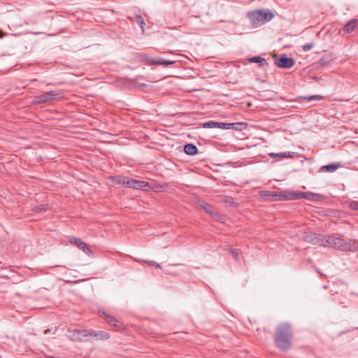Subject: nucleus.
I'll return each instance as SVG.
<instances>
[{
    "instance_id": "nucleus-26",
    "label": "nucleus",
    "mask_w": 358,
    "mask_h": 358,
    "mask_svg": "<svg viewBox=\"0 0 358 358\" xmlns=\"http://www.w3.org/2000/svg\"><path fill=\"white\" fill-rule=\"evenodd\" d=\"M47 209H48L47 205L42 204V205H40V206H35L34 211L36 213H41V212L46 211Z\"/></svg>"
},
{
    "instance_id": "nucleus-14",
    "label": "nucleus",
    "mask_w": 358,
    "mask_h": 358,
    "mask_svg": "<svg viewBox=\"0 0 358 358\" xmlns=\"http://www.w3.org/2000/svg\"><path fill=\"white\" fill-rule=\"evenodd\" d=\"M358 27V20L352 19L350 20L343 27V31L346 34H350Z\"/></svg>"
},
{
    "instance_id": "nucleus-22",
    "label": "nucleus",
    "mask_w": 358,
    "mask_h": 358,
    "mask_svg": "<svg viewBox=\"0 0 358 358\" xmlns=\"http://www.w3.org/2000/svg\"><path fill=\"white\" fill-rule=\"evenodd\" d=\"M202 127L203 128H215L218 127V122H213V121H209L204 122L202 124Z\"/></svg>"
},
{
    "instance_id": "nucleus-24",
    "label": "nucleus",
    "mask_w": 358,
    "mask_h": 358,
    "mask_svg": "<svg viewBox=\"0 0 358 358\" xmlns=\"http://www.w3.org/2000/svg\"><path fill=\"white\" fill-rule=\"evenodd\" d=\"M248 61L250 62H254V63H262V62H266L264 58L261 57L259 56L250 57V59H248Z\"/></svg>"
},
{
    "instance_id": "nucleus-37",
    "label": "nucleus",
    "mask_w": 358,
    "mask_h": 358,
    "mask_svg": "<svg viewBox=\"0 0 358 358\" xmlns=\"http://www.w3.org/2000/svg\"><path fill=\"white\" fill-rule=\"evenodd\" d=\"M6 35V33H4V32L0 31V38H2Z\"/></svg>"
},
{
    "instance_id": "nucleus-15",
    "label": "nucleus",
    "mask_w": 358,
    "mask_h": 358,
    "mask_svg": "<svg viewBox=\"0 0 358 358\" xmlns=\"http://www.w3.org/2000/svg\"><path fill=\"white\" fill-rule=\"evenodd\" d=\"M184 152L188 155H194L198 152V148L195 145L188 143L184 146Z\"/></svg>"
},
{
    "instance_id": "nucleus-28",
    "label": "nucleus",
    "mask_w": 358,
    "mask_h": 358,
    "mask_svg": "<svg viewBox=\"0 0 358 358\" xmlns=\"http://www.w3.org/2000/svg\"><path fill=\"white\" fill-rule=\"evenodd\" d=\"M295 153L294 152H279L278 153V157H280V158H284V157H293L294 156Z\"/></svg>"
},
{
    "instance_id": "nucleus-36",
    "label": "nucleus",
    "mask_w": 358,
    "mask_h": 358,
    "mask_svg": "<svg viewBox=\"0 0 358 358\" xmlns=\"http://www.w3.org/2000/svg\"><path fill=\"white\" fill-rule=\"evenodd\" d=\"M269 156L271 157V158H274L275 157H278V153H270L269 154Z\"/></svg>"
},
{
    "instance_id": "nucleus-2",
    "label": "nucleus",
    "mask_w": 358,
    "mask_h": 358,
    "mask_svg": "<svg viewBox=\"0 0 358 358\" xmlns=\"http://www.w3.org/2000/svg\"><path fill=\"white\" fill-rule=\"evenodd\" d=\"M329 240L331 241V248L342 251H358V240L350 239L349 241H345L342 238L335 236H333Z\"/></svg>"
},
{
    "instance_id": "nucleus-31",
    "label": "nucleus",
    "mask_w": 358,
    "mask_h": 358,
    "mask_svg": "<svg viewBox=\"0 0 358 358\" xmlns=\"http://www.w3.org/2000/svg\"><path fill=\"white\" fill-rule=\"evenodd\" d=\"M218 128L223 129H230V123L218 122Z\"/></svg>"
},
{
    "instance_id": "nucleus-3",
    "label": "nucleus",
    "mask_w": 358,
    "mask_h": 358,
    "mask_svg": "<svg viewBox=\"0 0 358 358\" xmlns=\"http://www.w3.org/2000/svg\"><path fill=\"white\" fill-rule=\"evenodd\" d=\"M332 238L333 236H323L312 232H306L303 234V239L306 241L323 247L331 248V241L329 239Z\"/></svg>"
},
{
    "instance_id": "nucleus-4",
    "label": "nucleus",
    "mask_w": 358,
    "mask_h": 358,
    "mask_svg": "<svg viewBox=\"0 0 358 358\" xmlns=\"http://www.w3.org/2000/svg\"><path fill=\"white\" fill-rule=\"evenodd\" d=\"M60 93L58 91H50L45 92L40 96H37L34 97L32 100L31 103L33 104H41L47 103L57 99V96H59Z\"/></svg>"
},
{
    "instance_id": "nucleus-17",
    "label": "nucleus",
    "mask_w": 358,
    "mask_h": 358,
    "mask_svg": "<svg viewBox=\"0 0 358 358\" xmlns=\"http://www.w3.org/2000/svg\"><path fill=\"white\" fill-rule=\"evenodd\" d=\"M317 196L316 194H314V193H312V192H299V199H308V200H314L315 199V197Z\"/></svg>"
},
{
    "instance_id": "nucleus-12",
    "label": "nucleus",
    "mask_w": 358,
    "mask_h": 358,
    "mask_svg": "<svg viewBox=\"0 0 358 358\" xmlns=\"http://www.w3.org/2000/svg\"><path fill=\"white\" fill-rule=\"evenodd\" d=\"M101 315H103L106 322L117 328L122 327V323L113 316L107 315L104 311H99Z\"/></svg>"
},
{
    "instance_id": "nucleus-35",
    "label": "nucleus",
    "mask_w": 358,
    "mask_h": 358,
    "mask_svg": "<svg viewBox=\"0 0 358 358\" xmlns=\"http://www.w3.org/2000/svg\"><path fill=\"white\" fill-rule=\"evenodd\" d=\"M307 99L308 100H320L322 99V96L316 95V96H310V97H308Z\"/></svg>"
},
{
    "instance_id": "nucleus-25",
    "label": "nucleus",
    "mask_w": 358,
    "mask_h": 358,
    "mask_svg": "<svg viewBox=\"0 0 358 358\" xmlns=\"http://www.w3.org/2000/svg\"><path fill=\"white\" fill-rule=\"evenodd\" d=\"M136 22L138 23V24L140 25L142 31H144V27L145 25V22H144L143 17L141 15L136 16Z\"/></svg>"
},
{
    "instance_id": "nucleus-8",
    "label": "nucleus",
    "mask_w": 358,
    "mask_h": 358,
    "mask_svg": "<svg viewBox=\"0 0 358 358\" xmlns=\"http://www.w3.org/2000/svg\"><path fill=\"white\" fill-rule=\"evenodd\" d=\"M275 64L279 68L289 69L294 65L295 62L292 58L282 55L278 59L275 60Z\"/></svg>"
},
{
    "instance_id": "nucleus-9",
    "label": "nucleus",
    "mask_w": 358,
    "mask_h": 358,
    "mask_svg": "<svg viewBox=\"0 0 358 358\" xmlns=\"http://www.w3.org/2000/svg\"><path fill=\"white\" fill-rule=\"evenodd\" d=\"M248 17L255 27H259L264 24L262 10H254L248 13Z\"/></svg>"
},
{
    "instance_id": "nucleus-19",
    "label": "nucleus",
    "mask_w": 358,
    "mask_h": 358,
    "mask_svg": "<svg viewBox=\"0 0 358 358\" xmlns=\"http://www.w3.org/2000/svg\"><path fill=\"white\" fill-rule=\"evenodd\" d=\"M262 20H264V24L273 17V14L269 10H262Z\"/></svg>"
},
{
    "instance_id": "nucleus-23",
    "label": "nucleus",
    "mask_w": 358,
    "mask_h": 358,
    "mask_svg": "<svg viewBox=\"0 0 358 358\" xmlns=\"http://www.w3.org/2000/svg\"><path fill=\"white\" fill-rule=\"evenodd\" d=\"M128 178H120V177H117V176H113L111 178V180L116 184L123 185V182H125V180H128Z\"/></svg>"
},
{
    "instance_id": "nucleus-7",
    "label": "nucleus",
    "mask_w": 358,
    "mask_h": 358,
    "mask_svg": "<svg viewBox=\"0 0 358 358\" xmlns=\"http://www.w3.org/2000/svg\"><path fill=\"white\" fill-rule=\"evenodd\" d=\"M148 64L149 65H164L169 66L176 63L174 60H165L162 58H151L148 55L143 57Z\"/></svg>"
},
{
    "instance_id": "nucleus-13",
    "label": "nucleus",
    "mask_w": 358,
    "mask_h": 358,
    "mask_svg": "<svg viewBox=\"0 0 358 358\" xmlns=\"http://www.w3.org/2000/svg\"><path fill=\"white\" fill-rule=\"evenodd\" d=\"M280 196L282 201L298 200L299 199V192L287 190L282 193Z\"/></svg>"
},
{
    "instance_id": "nucleus-10",
    "label": "nucleus",
    "mask_w": 358,
    "mask_h": 358,
    "mask_svg": "<svg viewBox=\"0 0 358 358\" xmlns=\"http://www.w3.org/2000/svg\"><path fill=\"white\" fill-rule=\"evenodd\" d=\"M69 241L71 243L75 244L78 248L82 250L86 254H87V255L92 254V252L90 249L88 245L85 243H84L80 238H76V237H71V238H70Z\"/></svg>"
},
{
    "instance_id": "nucleus-34",
    "label": "nucleus",
    "mask_w": 358,
    "mask_h": 358,
    "mask_svg": "<svg viewBox=\"0 0 358 358\" xmlns=\"http://www.w3.org/2000/svg\"><path fill=\"white\" fill-rule=\"evenodd\" d=\"M124 105L125 104L124 103L118 101V102H117L115 106H116L117 108H120L121 110H129V108H127L124 107Z\"/></svg>"
},
{
    "instance_id": "nucleus-5",
    "label": "nucleus",
    "mask_w": 358,
    "mask_h": 358,
    "mask_svg": "<svg viewBox=\"0 0 358 358\" xmlns=\"http://www.w3.org/2000/svg\"><path fill=\"white\" fill-rule=\"evenodd\" d=\"M90 334L88 329L80 330V329H69L67 331V337L76 342H80L83 341V337L89 336Z\"/></svg>"
},
{
    "instance_id": "nucleus-20",
    "label": "nucleus",
    "mask_w": 358,
    "mask_h": 358,
    "mask_svg": "<svg viewBox=\"0 0 358 358\" xmlns=\"http://www.w3.org/2000/svg\"><path fill=\"white\" fill-rule=\"evenodd\" d=\"M339 167L338 164H331L326 166H322V170L326 171L327 172H333L336 171Z\"/></svg>"
},
{
    "instance_id": "nucleus-33",
    "label": "nucleus",
    "mask_w": 358,
    "mask_h": 358,
    "mask_svg": "<svg viewBox=\"0 0 358 358\" xmlns=\"http://www.w3.org/2000/svg\"><path fill=\"white\" fill-rule=\"evenodd\" d=\"M350 208L355 210H358V201H353L350 203Z\"/></svg>"
},
{
    "instance_id": "nucleus-21",
    "label": "nucleus",
    "mask_w": 358,
    "mask_h": 358,
    "mask_svg": "<svg viewBox=\"0 0 358 358\" xmlns=\"http://www.w3.org/2000/svg\"><path fill=\"white\" fill-rule=\"evenodd\" d=\"M201 208L205 210L206 213L210 215V216L214 213L213 208L207 203H203L201 205Z\"/></svg>"
},
{
    "instance_id": "nucleus-32",
    "label": "nucleus",
    "mask_w": 358,
    "mask_h": 358,
    "mask_svg": "<svg viewBox=\"0 0 358 358\" xmlns=\"http://www.w3.org/2000/svg\"><path fill=\"white\" fill-rule=\"evenodd\" d=\"M144 262L148 264L149 266H155L156 268H161L160 265L154 261L146 260V261H144Z\"/></svg>"
},
{
    "instance_id": "nucleus-39",
    "label": "nucleus",
    "mask_w": 358,
    "mask_h": 358,
    "mask_svg": "<svg viewBox=\"0 0 358 358\" xmlns=\"http://www.w3.org/2000/svg\"><path fill=\"white\" fill-rule=\"evenodd\" d=\"M48 358H59V357H48Z\"/></svg>"
},
{
    "instance_id": "nucleus-27",
    "label": "nucleus",
    "mask_w": 358,
    "mask_h": 358,
    "mask_svg": "<svg viewBox=\"0 0 358 358\" xmlns=\"http://www.w3.org/2000/svg\"><path fill=\"white\" fill-rule=\"evenodd\" d=\"M211 217L216 221H218L220 222H224V218L220 214L218 213L216 211H214V213L211 215Z\"/></svg>"
},
{
    "instance_id": "nucleus-18",
    "label": "nucleus",
    "mask_w": 358,
    "mask_h": 358,
    "mask_svg": "<svg viewBox=\"0 0 358 358\" xmlns=\"http://www.w3.org/2000/svg\"><path fill=\"white\" fill-rule=\"evenodd\" d=\"M265 196H269L271 198V200L272 201H282L281 196H282V193L278 194L274 192H268V193L266 194Z\"/></svg>"
},
{
    "instance_id": "nucleus-38",
    "label": "nucleus",
    "mask_w": 358,
    "mask_h": 358,
    "mask_svg": "<svg viewBox=\"0 0 358 358\" xmlns=\"http://www.w3.org/2000/svg\"><path fill=\"white\" fill-rule=\"evenodd\" d=\"M50 332V329H46V330L45 331V334H49Z\"/></svg>"
},
{
    "instance_id": "nucleus-11",
    "label": "nucleus",
    "mask_w": 358,
    "mask_h": 358,
    "mask_svg": "<svg viewBox=\"0 0 358 358\" xmlns=\"http://www.w3.org/2000/svg\"><path fill=\"white\" fill-rule=\"evenodd\" d=\"M88 331L90 333V334H89V336H93L96 341L107 340L110 338V334L106 331H96L92 329H88Z\"/></svg>"
},
{
    "instance_id": "nucleus-29",
    "label": "nucleus",
    "mask_w": 358,
    "mask_h": 358,
    "mask_svg": "<svg viewBox=\"0 0 358 358\" xmlns=\"http://www.w3.org/2000/svg\"><path fill=\"white\" fill-rule=\"evenodd\" d=\"M315 46L314 43H308L302 46V49L304 52L310 50Z\"/></svg>"
},
{
    "instance_id": "nucleus-16",
    "label": "nucleus",
    "mask_w": 358,
    "mask_h": 358,
    "mask_svg": "<svg viewBox=\"0 0 358 358\" xmlns=\"http://www.w3.org/2000/svg\"><path fill=\"white\" fill-rule=\"evenodd\" d=\"M248 127V124L246 122H234L230 123V129L241 131L243 129H246Z\"/></svg>"
},
{
    "instance_id": "nucleus-1",
    "label": "nucleus",
    "mask_w": 358,
    "mask_h": 358,
    "mask_svg": "<svg viewBox=\"0 0 358 358\" xmlns=\"http://www.w3.org/2000/svg\"><path fill=\"white\" fill-rule=\"evenodd\" d=\"M274 338L275 344L280 350L287 351L290 349L293 338L291 325L287 323L280 324L275 330Z\"/></svg>"
},
{
    "instance_id": "nucleus-30",
    "label": "nucleus",
    "mask_w": 358,
    "mask_h": 358,
    "mask_svg": "<svg viewBox=\"0 0 358 358\" xmlns=\"http://www.w3.org/2000/svg\"><path fill=\"white\" fill-rule=\"evenodd\" d=\"M230 252L236 261H239L240 257L238 254V250L237 249H231L230 250Z\"/></svg>"
},
{
    "instance_id": "nucleus-6",
    "label": "nucleus",
    "mask_w": 358,
    "mask_h": 358,
    "mask_svg": "<svg viewBox=\"0 0 358 358\" xmlns=\"http://www.w3.org/2000/svg\"><path fill=\"white\" fill-rule=\"evenodd\" d=\"M123 185L127 187L143 190H146L148 187H150L148 182L143 180H137L131 178L125 180V182H123Z\"/></svg>"
}]
</instances>
